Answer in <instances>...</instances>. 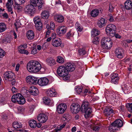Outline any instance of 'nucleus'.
I'll return each mask as SVG.
<instances>
[{
	"label": "nucleus",
	"mask_w": 132,
	"mask_h": 132,
	"mask_svg": "<svg viewBox=\"0 0 132 132\" xmlns=\"http://www.w3.org/2000/svg\"><path fill=\"white\" fill-rule=\"evenodd\" d=\"M27 70L30 72L34 73L38 72L40 70L41 66L38 61L31 60L27 64Z\"/></svg>",
	"instance_id": "1"
},
{
	"label": "nucleus",
	"mask_w": 132,
	"mask_h": 132,
	"mask_svg": "<svg viewBox=\"0 0 132 132\" xmlns=\"http://www.w3.org/2000/svg\"><path fill=\"white\" fill-rule=\"evenodd\" d=\"M101 45L103 48L106 50L110 49L112 46V42L109 38L106 37L102 38Z\"/></svg>",
	"instance_id": "2"
},
{
	"label": "nucleus",
	"mask_w": 132,
	"mask_h": 132,
	"mask_svg": "<svg viewBox=\"0 0 132 132\" xmlns=\"http://www.w3.org/2000/svg\"><path fill=\"white\" fill-rule=\"evenodd\" d=\"M12 101L14 103L16 102L20 104H23L26 102L25 98L20 93H18L12 96Z\"/></svg>",
	"instance_id": "3"
},
{
	"label": "nucleus",
	"mask_w": 132,
	"mask_h": 132,
	"mask_svg": "<svg viewBox=\"0 0 132 132\" xmlns=\"http://www.w3.org/2000/svg\"><path fill=\"white\" fill-rule=\"evenodd\" d=\"M57 74L60 76L62 77H65L64 78V80H67L69 79V78L67 76L68 74V72L65 67L64 66H60L57 70Z\"/></svg>",
	"instance_id": "4"
},
{
	"label": "nucleus",
	"mask_w": 132,
	"mask_h": 132,
	"mask_svg": "<svg viewBox=\"0 0 132 132\" xmlns=\"http://www.w3.org/2000/svg\"><path fill=\"white\" fill-rule=\"evenodd\" d=\"M116 29V26L113 24H110L107 25L106 28V32L107 34L111 37L114 35V32Z\"/></svg>",
	"instance_id": "5"
},
{
	"label": "nucleus",
	"mask_w": 132,
	"mask_h": 132,
	"mask_svg": "<svg viewBox=\"0 0 132 132\" xmlns=\"http://www.w3.org/2000/svg\"><path fill=\"white\" fill-rule=\"evenodd\" d=\"M104 95L105 98L107 100L108 99L110 100H113L114 99L118 100L119 98L118 95L114 92H109L106 91L104 93Z\"/></svg>",
	"instance_id": "6"
},
{
	"label": "nucleus",
	"mask_w": 132,
	"mask_h": 132,
	"mask_svg": "<svg viewBox=\"0 0 132 132\" xmlns=\"http://www.w3.org/2000/svg\"><path fill=\"white\" fill-rule=\"evenodd\" d=\"M80 110L79 105L77 104L73 103L70 106V110L73 114H76L78 113Z\"/></svg>",
	"instance_id": "7"
},
{
	"label": "nucleus",
	"mask_w": 132,
	"mask_h": 132,
	"mask_svg": "<svg viewBox=\"0 0 132 132\" xmlns=\"http://www.w3.org/2000/svg\"><path fill=\"white\" fill-rule=\"evenodd\" d=\"M14 73L11 71H7L4 73V77L6 80L11 81L14 79Z\"/></svg>",
	"instance_id": "8"
},
{
	"label": "nucleus",
	"mask_w": 132,
	"mask_h": 132,
	"mask_svg": "<svg viewBox=\"0 0 132 132\" xmlns=\"http://www.w3.org/2000/svg\"><path fill=\"white\" fill-rule=\"evenodd\" d=\"M35 10L34 7L31 4L26 5L24 9V11L26 13L32 14L34 13Z\"/></svg>",
	"instance_id": "9"
},
{
	"label": "nucleus",
	"mask_w": 132,
	"mask_h": 132,
	"mask_svg": "<svg viewBox=\"0 0 132 132\" xmlns=\"http://www.w3.org/2000/svg\"><path fill=\"white\" fill-rule=\"evenodd\" d=\"M67 109V106L64 103H61L59 105L57 108V111L59 114H62Z\"/></svg>",
	"instance_id": "10"
},
{
	"label": "nucleus",
	"mask_w": 132,
	"mask_h": 132,
	"mask_svg": "<svg viewBox=\"0 0 132 132\" xmlns=\"http://www.w3.org/2000/svg\"><path fill=\"white\" fill-rule=\"evenodd\" d=\"M26 81L30 84H36L37 83V78L33 76H28L26 78Z\"/></svg>",
	"instance_id": "11"
},
{
	"label": "nucleus",
	"mask_w": 132,
	"mask_h": 132,
	"mask_svg": "<svg viewBox=\"0 0 132 132\" xmlns=\"http://www.w3.org/2000/svg\"><path fill=\"white\" fill-rule=\"evenodd\" d=\"M37 119L40 122L44 123L47 120L48 117L44 113H40L38 116Z\"/></svg>",
	"instance_id": "12"
},
{
	"label": "nucleus",
	"mask_w": 132,
	"mask_h": 132,
	"mask_svg": "<svg viewBox=\"0 0 132 132\" xmlns=\"http://www.w3.org/2000/svg\"><path fill=\"white\" fill-rule=\"evenodd\" d=\"M67 27L64 26H59L56 30V32L58 35H61L64 34L66 32Z\"/></svg>",
	"instance_id": "13"
},
{
	"label": "nucleus",
	"mask_w": 132,
	"mask_h": 132,
	"mask_svg": "<svg viewBox=\"0 0 132 132\" xmlns=\"http://www.w3.org/2000/svg\"><path fill=\"white\" fill-rule=\"evenodd\" d=\"M49 80L46 78H41L37 81V83L41 86L46 85L48 83Z\"/></svg>",
	"instance_id": "14"
},
{
	"label": "nucleus",
	"mask_w": 132,
	"mask_h": 132,
	"mask_svg": "<svg viewBox=\"0 0 132 132\" xmlns=\"http://www.w3.org/2000/svg\"><path fill=\"white\" fill-rule=\"evenodd\" d=\"M115 53L117 57L119 59H122L124 56V53L122 49L118 48L116 49Z\"/></svg>",
	"instance_id": "15"
},
{
	"label": "nucleus",
	"mask_w": 132,
	"mask_h": 132,
	"mask_svg": "<svg viewBox=\"0 0 132 132\" xmlns=\"http://www.w3.org/2000/svg\"><path fill=\"white\" fill-rule=\"evenodd\" d=\"M65 67L68 72H71L75 70L76 66L74 64L68 63L65 64Z\"/></svg>",
	"instance_id": "16"
},
{
	"label": "nucleus",
	"mask_w": 132,
	"mask_h": 132,
	"mask_svg": "<svg viewBox=\"0 0 132 132\" xmlns=\"http://www.w3.org/2000/svg\"><path fill=\"white\" fill-rule=\"evenodd\" d=\"M46 62L47 64L51 67L54 66L56 64L55 60L51 57L47 58L46 59Z\"/></svg>",
	"instance_id": "17"
},
{
	"label": "nucleus",
	"mask_w": 132,
	"mask_h": 132,
	"mask_svg": "<svg viewBox=\"0 0 132 132\" xmlns=\"http://www.w3.org/2000/svg\"><path fill=\"white\" fill-rule=\"evenodd\" d=\"M62 44L61 39L59 38L53 39L52 41V44L55 47H58L61 45Z\"/></svg>",
	"instance_id": "18"
},
{
	"label": "nucleus",
	"mask_w": 132,
	"mask_h": 132,
	"mask_svg": "<svg viewBox=\"0 0 132 132\" xmlns=\"http://www.w3.org/2000/svg\"><path fill=\"white\" fill-rule=\"evenodd\" d=\"M56 94L55 90L53 88L48 89L46 92L47 96L51 97L55 96Z\"/></svg>",
	"instance_id": "19"
},
{
	"label": "nucleus",
	"mask_w": 132,
	"mask_h": 132,
	"mask_svg": "<svg viewBox=\"0 0 132 132\" xmlns=\"http://www.w3.org/2000/svg\"><path fill=\"white\" fill-rule=\"evenodd\" d=\"M85 113L84 115L85 117L87 118L89 117H92V112L91 108H88V109H85L83 111Z\"/></svg>",
	"instance_id": "20"
},
{
	"label": "nucleus",
	"mask_w": 132,
	"mask_h": 132,
	"mask_svg": "<svg viewBox=\"0 0 132 132\" xmlns=\"http://www.w3.org/2000/svg\"><path fill=\"white\" fill-rule=\"evenodd\" d=\"M106 22L105 19L102 18L98 22L97 24L98 27L100 28H102L106 25Z\"/></svg>",
	"instance_id": "21"
},
{
	"label": "nucleus",
	"mask_w": 132,
	"mask_h": 132,
	"mask_svg": "<svg viewBox=\"0 0 132 132\" xmlns=\"http://www.w3.org/2000/svg\"><path fill=\"white\" fill-rule=\"evenodd\" d=\"M35 35L33 31L32 30H29L26 33V36L27 38L29 40L33 39Z\"/></svg>",
	"instance_id": "22"
},
{
	"label": "nucleus",
	"mask_w": 132,
	"mask_h": 132,
	"mask_svg": "<svg viewBox=\"0 0 132 132\" xmlns=\"http://www.w3.org/2000/svg\"><path fill=\"white\" fill-rule=\"evenodd\" d=\"M118 75L117 74H113L111 75V82L112 83L116 84L118 82L119 77H117Z\"/></svg>",
	"instance_id": "23"
},
{
	"label": "nucleus",
	"mask_w": 132,
	"mask_h": 132,
	"mask_svg": "<svg viewBox=\"0 0 132 132\" xmlns=\"http://www.w3.org/2000/svg\"><path fill=\"white\" fill-rule=\"evenodd\" d=\"M106 116H109L111 114L113 113V110L109 107H106L104 110L103 112Z\"/></svg>",
	"instance_id": "24"
},
{
	"label": "nucleus",
	"mask_w": 132,
	"mask_h": 132,
	"mask_svg": "<svg viewBox=\"0 0 132 132\" xmlns=\"http://www.w3.org/2000/svg\"><path fill=\"white\" fill-rule=\"evenodd\" d=\"M29 93L32 95L36 96L38 95V90L36 87L34 86L31 87L30 89Z\"/></svg>",
	"instance_id": "25"
},
{
	"label": "nucleus",
	"mask_w": 132,
	"mask_h": 132,
	"mask_svg": "<svg viewBox=\"0 0 132 132\" xmlns=\"http://www.w3.org/2000/svg\"><path fill=\"white\" fill-rule=\"evenodd\" d=\"M90 108L89 104L87 101H84L82 103L81 106V110L82 111L85 110V109Z\"/></svg>",
	"instance_id": "26"
},
{
	"label": "nucleus",
	"mask_w": 132,
	"mask_h": 132,
	"mask_svg": "<svg viewBox=\"0 0 132 132\" xmlns=\"http://www.w3.org/2000/svg\"><path fill=\"white\" fill-rule=\"evenodd\" d=\"M54 19L55 21L58 22L62 23L64 20V18L61 15L57 14L55 15Z\"/></svg>",
	"instance_id": "27"
},
{
	"label": "nucleus",
	"mask_w": 132,
	"mask_h": 132,
	"mask_svg": "<svg viewBox=\"0 0 132 132\" xmlns=\"http://www.w3.org/2000/svg\"><path fill=\"white\" fill-rule=\"evenodd\" d=\"M113 124L118 128H119L121 127L123 125V123L122 121L120 119H117L113 122Z\"/></svg>",
	"instance_id": "28"
},
{
	"label": "nucleus",
	"mask_w": 132,
	"mask_h": 132,
	"mask_svg": "<svg viewBox=\"0 0 132 132\" xmlns=\"http://www.w3.org/2000/svg\"><path fill=\"white\" fill-rule=\"evenodd\" d=\"M124 6L127 10L130 9L132 7V2L129 0L126 1L125 3Z\"/></svg>",
	"instance_id": "29"
},
{
	"label": "nucleus",
	"mask_w": 132,
	"mask_h": 132,
	"mask_svg": "<svg viewBox=\"0 0 132 132\" xmlns=\"http://www.w3.org/2000/svg\"><path fill=\"white\" fill-rule=\"evenodd\" d=\"M41 16L43 19H48L49 16V12L46 11H43L42 12L41 14Z\"/></svg>",
	"instance_id": "30"
},
{
	"label": "nucleus",
	"mask_w": 132,
	"mask_h": 132,
	"mask_svg": "<svg viewBox=\"0 0 132 132\" xmlns=\"http://www.w3.org/2000/svg\"><path fill=\"white\" fill-rule=\"evenodd\" d=\"M114 125L113 122L111 125H109V129L110 131L114 132L118 129V128L115 125Z\"/></svg>",
	"instance_id": "31"
},
{
	"label": "nucleus",
	"mask_w": 132,
	"mask_h": 132,
	"mask_svg": "<svg viewBox=\"0 0 132 132\" xmlns=\"http://www.w3.org/2000/svg\"><path fill=\"white\" fill-rule=\"evenodd\" d=\"M74 32L72 30H70L66 34V37L67 39H69L73 37L74 35Z\"/></svg>",
	"instance_id": "32"
},
{
	"label": "nucleus",
	"mask_w": 132,
	"mask_h": 132,
	"mask_svg": "<svg viewBox=\"0 0 132 132\" xmlns=\"http://www.w3.org/2000/svg\"><path fill=\"white\" fill-rule=\"evenodd\" d=\"M100 33V31L97 29H93L91 31V35L93 37L98 35Z\"/></svg>",
	"instance_id": "33"
},
{
	"label": "nucleus",
	"mask_w": 132,
	"mask_h": 132,
	"mask_svg": "<svg viewBox=\"0 0 132 132\" xmlns=\"http://www.w3.org/2000/svg\"><path fill=\"white\" fill-rule=\"evenodd\" d=\"M99 13V10H98L94 9L91 11V15L92 16L95 17L98 15Z\"/></svg>",
	"instance_id": "34"
},
{
	"label": "nucleus",
	"mask_w": 132,
	"mask_h": 132,
	"mask_svg": "<svg viewBox=\"0 0 132 132\" xmlns=\"http://www.w3.org/2000/svg\"><path fill=\"white\" fill-rule=\"evenodd\" d=\"M36 121L34 120H31L29 121L30 126L31 128H35L36 127Z\"/></svg>",
	"instance_id": "35"
},
{
	"label": "nucleus",
	"mask_w": 132,
	"mask_h": 132,
	"mask_svg": "<svg viewBox=\"0 0 132 132\" xmlns=\"http://www.w3.org/2000/svg\"><path fill=\"white\" fill-rule=\"evenodd\" d=\"M6 29V26L5 24L3 23H0V32H2Z\"/></svg>",
	"instance_id": "36"
},
{
	"label": "nucleus",
	"mask_w": 132,
	"mask_h": 132,
	"mask_svg": "<svg viewBox=\"0 0 132 132\" xmlns=\"http://www.w3.org/2000/svg\"><path fill=\"white\" fill-rule=\"evenodd\" d=\"M13 126L14 128H20L22 127V125L21 123L17 122H14L13 123Z\"/></svg>",
	"instance_id": "37"
},
{
	"label": "nucleus",
	"mask_w": 132,
	"mask_h": 132,
	"mask_svg": "<svg viewBox=\"0 0 132 132\" xmlns=\"http://www.w3.org/2000/svg\"><path fill=\"white\" fill-rule=\"evenodd\" d=\"M22 46H20L19 47V49L18 51L19 52L21 53L22 54H24L27 55L29 53L28 51L24 49H20Z\"/></svg>",
	"instance_id": "38"
},
{
	"label": "nucleus",
	"mask_w": 132,
	"mask_h": 132,
	"mask_svg": "<svg viewBox=\"0 0 132 132\" xmlns=\"http://www.w3.org/2000/svg\"><path fill=\"white\" fill-rule=\"evenodd\" d=\"M83 87L82 86H77L75 89V91L77 94H80L82 91Z\"/></svg>",
	"instance_id": "39"
},
{
	"label": "nucleus",
	"mask_w": 132,
	"mask_h": 132,
	"mask_svg": "<svg viewBox=\"0 0 132 132\" xmlns=\"http://www.w3.org/2000/svg\"><path fill=\"white\" fill-rule=\"evenodd\" d=\"M36 27L38 30L40 31L42 28V24L41 22H39L38 23L35 24Z\"/></svg>",
	"instance_id": "40"
},
{
	"label": "nucleus",
	"mask_w": 132,
	"mask_h": 132,
	"mask_svg": "<svg viewBox=\"0 0 132 132\" xmlns=\"http://www.w3.org/2000/svg\"><path fill=\"white\" fill-rule=\"evenodd\" d=\"M25 0H14L15 4L18 5H21L23 4L25 2Z\"/></svg>",
	"instance_id": "41"
},
{
	"label": "nucleus",
	"mask_w": 132,
	"mask_h": 132,
	"mask_svg": "<svg viewBox=\"0 0 132 132\" xmlns=\"http://www.w3.org/2000/svg\"><path fill=\"white\" fill-rule=\"evenodd\" d=\"M56 61L57 62L59 63H62L64 62V60L62 57L59 56L57 57Z\"/></svg>",
	"instance_id": "42"
},
{
	"label": "nucleus",
	"mask_w": 132,
	"mask_h": 132,
	"mask_svg": "<svg viewBox=\"0 0 132 132\" xmlns=\"http://www.w3.org/2000/svg\"><path fill=\"white\" fill-rule=\"evenodd\" d=\"M43 4V2L41 0H37L36 6L38 7L39 9H40L42 8Z\"/></svg>",
	"instance_id": "43"
},
{
	"label": "nucleus",
	"mask_w": 132,
	"mask_h": 132,
	"mask_svg": "<svg viewBox=\"0 0 132 132\" xmlns=\"http://www.w3.org/2000/svg\"><path fill=\"white\" fill-rule=\"evenodd\" d=\"M76 26L77 30L78 31L80 32L83 29V28L82 26L78 23H77L76 24Z\"/></svg>",
	"instance_id": "44"
},
{
	"label": "nucleus",
	"mask_w": 132,
	"mask_h": 132,
	"mask_svg": "<svg viewBox=\"0 0 132 132\" xmlns=\"http://www.w3.org/2000/svg\"><path fill=\"white\" fill-rule=\"evenodd\" d=\"M44 102L46 104L48 105L50 102V100L49 98L45 97L43 98Z\"/></svg>",
	"instance_id": "45"
},
{
	"label": "nucleus",
	"mask_w": 132,
	"mask_h": 132,
	"mask_svg": "<svg viewBox=\"0 0 132 132\" xmlns=\"http://www.w3.org/2000/svg\"><path fill=\"white\" fill-rule=\"evenodd\" d=\"M126 107L128 111L132 113V103L128 104L126 105Z\"/></svg>",
	"instance_id": "46"
},
{
	"label": "nucleus",
	"mask_w": 132,
	"mask_h": 132,
	"mask_svg": "<svg viewBox=\"0 0 132 132\" xmlns=\"http://www.w3.org/2000/svg\"><path fill=\"white\" fill-rule=\"evenodd\" d=\"M78 51L79 54L82 55H84L86 53V52L84 48L80 49Z\"/></svg>",
	"instance_id": "47"
},
{
	"label": "nucleus",
	"mask_w": 132,
	"mask_h": 132,
	"mask_svg": "<svg viewBox=\"0 0 132 132\" xmlns=\"http://www.w3.org/2000/svg\"><path fill=\"white\" fill-rule=\"evenodd\" d=\"M5 54V52L2 49L0 48V60Z\"/></svg>",
	"instance_id": "48"
},
{
	"label": "nucleus",
	"mask_w": 132,
	"mask_h": 132,
	"mask_svg": "<svg viewBox=\"0 0 132 132\" xmlns=\"http://www.w3.org/2000/svg\"><path fill=\"white\" fill-rule=\"evenodd\" d=\"M12 5L9 4L8 3H6V6L7 8V10L9 12L11 11L12 10Z\"/></svg>",
	"instance_id": "49"
},
{
	"label": "nucleus",
	"mask_w": 132,
	"mask_h": 132,
	"mask_svg": "<svg viewBox=\"0 0 132 132\" xmlns=\"http://www.w3.org/2000/svg\"><path fill=\"white\" fill-rule=\"evenodd\" d=\"M40 19L39 16L35 17L34 19V21L35 24L38 23L39 22H41L40 21Z\"/></svg>",
	"instance_id": "50"
},
{
	"label": "nucleus",
	"mask_w": 132,
	"mask_h": 132,
	"mask_svg": "<svg viewBox=\"0 0 132 132\" xmlns=\"http://www.w3.org/2000/svg\"><path fill=\"white\" fill-rule=\"evenodd\" d=\"M20 21L19 20H17L14 23V25L16 27V28H19L21 26V24L20 22Z\"/></svg>",
	"instance_id": "51"
},
{
	"label": "nucleus",
	"mask_w": 132,
	"mask_h": 132,
	"mask_svg": "<svg viewBox=\"0 0 132 132\" xmlns=\"http://www.w3.org/2000/svg\"><path fill=\"white\" fill-rule=\"evenodd\" d=\"M36 3L37 1H36V0H30V4H29L32 5L34 7L36 6Z\"/></svg>",
	"instance_id": "52"
},
{
	"label": "nucleus",
	"mask_w": 132,
	"mask_h": 132,
	"mask_svg": "<svg viewBox=\"0 0 132 132\" xmlns=\"http://www.w3.org/2000/svg\"><path fill=\"white\" fill-rule=\"evenodd\" d=\"M108 17L109 21L110 22L113 21L114 19L112 15L111 14H109L108 15Z\"/></svg>",
	"instance_id": "53"
},
{
	"label": "nucleus",
	"mask_w": 132,
	"mask_h": 132,
	"mask_svg": "<svg viewBox=\"0 0 132 132\" xmlns=\"http://www.w3.org/2000/svg\"><path fill=\"white\" fill-rule=\"evenodd\" d=\"M98 39L97 37H96V39L95 38L93 40L92 42L95 44L96 45L98 44H99V41L98 40Z\"/></svg>",
	"instance_id": "54"
},
{
	"label": "nucleus",
	"mask_w": 132,
	"mask_h": 132,
	"mask_svg": "<svg viewBox=\"0 0 132 132\" xmlns=\"http://www.w3.org/2000/svg\"><path fill=\"white\" fill-rule=\"evenodd\" d=\"M11 40L10 38H6L5 39H4L3 40V42H5L6 43H10V42Z\"/></svg>",
	"instance_id": "55"
},
{
	"label": "nucleus",
	"mask_w": 132,
	"mask_h": 132,
	"mask_svg": "<svg viewBox=\"0 0 132 132\" xmlns=\"http://www.w3.org/2000/svg\"><path fill=\"white\" fill-rule=\"evenodd\" d=\"M50 28L51 29L53 30L55 26L54 23L53 22H51L50 23Z\"/></svg>",
	"instance_id": "56"
},
{
	"label": "nucleus",
	"mask_w": 132,
	"mask_h": 132,
	"mask_svg": "<svg viewBox=\"0 0 132 132\" xmlns=\"http://www.w3.org/2000/svg\"><path fill=\"white\" fill-rule=\"evenodd\" d=\"M114 7L112 5H110L109 8V11L110 12H113Z\"/></svg>",
	"instance_id": "57"
},
{
	"label": "nucleus",
	"mask_w": 132,
	"mask_h": 132,
	"mask_svg": "<svg viewBox=\"0 0 132 132\" xmlns=\"http://www.w3.org/2000/svg\"><path fill=\"white\" fill-rule=\"evenodd\" d=\"M37 53V50L36 48L33 49L31 51V54H35Z\"/></svg>",
	"instance_id": "58"
},
{
	"label": "nucleus",
	"mask_w": 132,
	"mask_h": 132,
	"mask_svg": "<svg viewBox=\"0 0 132 132\" xmlns=\"http://www.w3.org/2000/svg\"><path fill=\"white\" fill-rule=\"evenodd\" d=\"M100 129V127L97 126H95L93 127V130L95 131H98Z\"/></svg>",
	"instance_id": "59"
},
{
	"label": "nucleus",
	"mask_w": 132,
	"mask_h": 132,
	"mask_svg": "<svg viewBox=\"0 0 132 132\" xmlns=\"http://www.w3.org/2000/svg\"><path fill=\"white\" fill-rule=\"evenodd\" d=\"M70 117V116L69 114H65L63 116V118H64L66 120L69 119Z\"/></svg>",
	"instance_id": "60"
},
{
	"label": "nucleus",
	"mask_w": 132,
	"mask_h": 132,
	"mask_svg": "<svg viewBox=\"0 0 132 132\" xmlns=\"http://www.w3.org/2000/svg\"><path fill=\"white\" fill-rule=\"evenodd\" d=\"M5 103V100L4 98H1L0 99V104H4Z\"/></svg>",
	"instance_id": "61"
},
{
	"label": "nucleus",
	"mask_w": 132,
	"mask_h": 132,
	"mask_svg": "<svg viewBox=\"0 0 132 132\" xmlns=\"http://www.w3.org/2000/svg\"><path fill=\"white\" fill-rule=\"evenodd\" d=\"M16 9L18 11H21L22 10V7L21 6H18L16 7Z\"/></svg>",
	"instance_id": "62"
},
{
	"label": "nucleus",
	"mask_w": 132,
	"mask_h": 132,
	"mask_svg": "<svg viewBox=\"0 0 132 132\" xmlns=\"http://www.w3.org/2000/svg\"><path fill=\"white\" fill-rule=\"evenodd\" d=\"M119 110H120L121 111H124L125 109V107L123 105H121L119 107Z\"/></svg>",
	"instance_id": "63"
},
{
	"label": "nucleus",
	"mask_w": 132,
	"mask_h": 132,
	"mask_svg": "<svg viewBox=\"0 0 132 132\" xmlns=\"http://www.w3.org/2000/svg\"><path fill=\"white\" fill-rule=\"evenodd\" d=\"M20 67V64L19 63H18L16 64L15 67V70L16 71H18L19 70Z\"/></svg>",
	"instance_id": "64"
}]
</instances>
